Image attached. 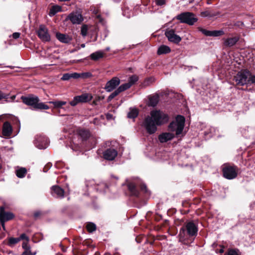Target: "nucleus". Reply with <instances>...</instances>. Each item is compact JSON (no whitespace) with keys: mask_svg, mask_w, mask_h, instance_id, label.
<instances>
[{"mask_svg":"<svg viewBox=\"0 0 255 255\" xmlns=\"http://www.w3.org/2000/svg\"><path fill=\"white\" fill-rule=\"evenodd\" d=\"M150 116L145 119L142 126L148 133L152 134L157 130V126H160L168 121V117L160 111H152L150 112Z\"/></svg>","mask_w":255,"mask_h":255,"instance_id":"obj_1","label":"nucleus"},{"mask_svg":"<svg viewBox=\"0 0 255 255\" xmlns=\"http://www.w3.org/2000/svg\"><path fill=\"white\" fill-rule=\"evenodd\" d=\"M197 226L193 222H188L180 230L179 241L184 242L189 237H195L197 235Z\"/></svg>","mask_w":255,"mask_h":255,"instance_id":"obj_2","label":"nucleus"},{"mask_svg":"<svg viewBox=\"0 0 255 255\" xmlns=\"http://www.w3.org/2000/svg\"><path fill=\"white\" fill-rule=\"evenodd\" d=\"M21 99L24 104L31 107L34 110H47L49 108L48 106L40 102L39 98L34 95L22 96Z\"/></svg>","mask_w":255,"mask_h":255,"instance_id":"obj_3","label":"nucleus"},{"mask_svg":"<svg viewBox=\"0 0 255 255\" xmlns=\"http://www.w3.org/2000/svg\"><path fill=\"white\" fill-rule=\"evenodd\" d=\"M185 119L183 116L179 115L174 121L171 122L168 128L171 131H175L176 136H179L183 131L184 128Z\"/></svg>","mask_w":255,"mask_h":255,"instance_id":"obj_4","label":"nucleus"},{"mask_svg":"<svg viewBox=\"0 0 255 255\" xmlns=\"http://www.w3.org/2000/svg\"><path fill=\"white\" fill-rule=\"evenodd\" d=\"M176 18L181 23H184L189 25H193L197 21V18L195 14L190 12H185L178 14Z\"/></svg>","mask_w":255,"mask_h":255,"instance_id":"obj_5","label":"nucleus"},{"mask_svg":"<svg viewBox=\"0 0 255 255\" xmlns=\"http://www.w3.org/2000/svg\"><path fill=\"white\" fill-rule=\"evenodd\" d=\"M238 169L235 165L225 164L222 169L223 176L228 179H234L237 176Z\"/></svg>","mask_w":255,"mask_h":255,"instance_id":"obj_6","label":"nucleus"},{"mask_svg":"<svg viewBox=\"0 0 255 255\" xmlns=\"http://www.w3.org/2000/svg\"><path fill=\"white\" fill-rule=\"evenodd\" d=\"M250 75V72L248 70H244L239 72L234 76V80L236 84L240 86L247 85L249 76Z\"/></svg>","mask_w":255,"mask_h":255,"instance_id":"obj_7","label":"nucleus"},{"mask_svg":"<svg viewBox=\"0 0 255 255\" xmlns=\"http://www.w3.org/2000/svg\"><path fill=\"white\" fill-rule=\"evenodd\" d=\"M37 34L38 37L43 42H49L51 40V36L48 28L43 24L40 25L37 30Z\"/></svg>","mask_w":255,"mask_h":255,"instance_id":"obj_8","label":"nucleus"},{"mask_svg":"<svg viewBox=\"0 0 255 255\" xmlns=\"http://www.w3.org/2000/svg\"><path fill=\"white\" fill-rule=\"evenodd\" d=\"M93 96L90 94H83L81 95L76 96L73 100L70 102V104L72 106H75L80 103H86L91 101Z\"/></svg>","mask_w":255,"mask_h":255,"instance_id":"obj_9","label":"nucleus"},{"mask_svg":"<svg viewBox=\"0 0 255 255\" xmlns=\"http://www.w3.org/2000/svg\"><path fill=\"white\" fill-rule=\"evenodd\" d=\"M165 35L171 42L178 44L181 41V38L175 34L173 29H167L165 32Z\"/></svg>","mask_w":255,"mask_h":255,"instance_id":"obj_10","label":"nucleus"},{"mask_svg":"<svg viewBox=\"0 0 255 255\" xmlns=\"http://www.w3.org/2000/svg\"><path fill=\"white\" fill-rule=\"evenodd\" d=\"M240 36L235 35L234 36L229 37L227 38L223 39V46L225 47H232L235 46L239 41Z\"/></svg>","mask_w":255,"mask_h":255,"instance_id":"obj_11","label":"nucleus"},{"mask_svg":"<svg viewBox=\"0 0 255 255\" xmlns=\"http://www.w3.org/2000/svg\"><path fill=\"white\" fill-rule=\"evenodd\" d=\"M120 84V79L115 77L106 83L105 89L107 92H110L115 89Z\"/></svg>","mask_w":255,"mask_h":255,"instance_id":"obj_12","label":"nucleus"},{"mask_svg":"<svg viewBox=\"0 0 255 255\" xmlns=\"http://www.w3.org/2000/svg\"><path fill=\"white\" fill-rule=\"evenodd\" d=\"M14 217V214L10 212H5L4 207L1 206L0 207V221L6 222L12 219Z\"/></svg>","mask_w":255,"mask_h":255,"instance_id":"obj_13","label":"nucleus"},{"mask_svg":"<svg viewBox=\"0 0 255 255\" xmlns=\"http://www.w3.org/2000/svg\"><path fill=\"white\" fill-rule=\"evenodd\" d=\"M68 18L73 24H80L83 20L81 14L78 12H72L68 16Z\"/></svg>","mask_w":255,"mask_h":255,"instance_id":"obj_14","label":"nucleus"},{"mask_svg":"<svg viewBox=\"0 0 255 255\" xmlns=\"http://www.w3.org/2000/svg\"><path fill=\"white\" fill-rule=\"evenodd\" d=\"M118 155L117 151L113 148H109L103 153L104 158L108 160H113Z\"/></svg>","mask_w":255,"mask_h":255,"instance_id":"obj_15","label":"nucleus"},{"mask_svg":"<svg viewBox=\"0 0 255 255\" xmlns=\"http://www.w3.org/2000/svg\"><path fill=\"white\" fill-rule=\"evenodd\" d=\"M174 136V134L172 132H165L160 134L158 138L161 143H165L172 140Z\"/></svg>","mask_w":255,"mask_h":255,"instance_id":"obj_16","label":"nucleus"},{"mask_svg":"<svg viewBox=\"0 0 255 255\" xmlns=\"http://www.w3.org/2000/svg\"><path fill=\"white\" fill-rule=\"evenodd\" d=\"M51 194L53 196H55L57 198H63L64 191L59 186L54 185L51 187Z\"/></svg>","mask_w":255,"mask_h":255,"instance_id":"obj_17","label":"nucleus"},{"mask_svg":"<svg viewBox=\"0 0 255 255\" xmlns=\"http://www.w3.org/2000/svg\"><path fill=\"white\" fill-rule=\"evenodd\" d=\"M12 128L10 123L8 122L4 123L2 127V133L4 136H10L12 133Z\"/></svg>","mask_w":255,"mask_h":255,"instance_id":"obj_18","label":"nucleus"},{"mask_svg":"<svg viewBox=\"0 0 255 255\" xmlns=\"http://www.w3.org/2000/svg\"><path fill=\"white\" fill-rule=\"evenodd\" d=\"M56 37L60 42L65 43H69L72 39L68 35L59 32L56 33Z\"/></svg>","mask_w":255,"mask_h":255,"instance_id":"obj_19","label":"nucleus"},{"mask_svg":"<svg viewBox=\"0 0 255 255\" xmlns=\"http://www.w3.org/2000/svg\"><path fill=\"white\" fill-rule=\"evenodd\" d=\"M105 55V53L102 51H98L92 53L90 55V58L94 61L98 60L99 59L102 58Z\"/></svg>","mask_w":255,"mask_h":255,"instance_id":"obj_20","label":"nucleus"},{"mask_svg":"<svg viewBox=\"0 0 255 255\" xmlns=\"http://www.w3.org/2000/svg\"><path fill=\"white\" fill-rule=\"evenodd\" d=\"M171 49L169 46L162 45L158 48L157 53L158 55H161L169 53Z\"/></svg>","mask_w":255,"mask_h":255,"instance_id":"obj_21","label":"nucleus"},{"mask_svg":"<svg viewBox=\"0 0 255 255\" xmlns=\"http://www.w3.org/2000/svg\"><path fill=\"white\" fill-rule=\"evenodd\" d=\"M79 135L83 140H86L90 136V133L89 130L86 129H79L78 131Z\"/></svg>","mask_w":255,"mask_h":255,"instance_id":"obj_22","label":"nucleus"},{"mask_svg":"<svg viewBox=\"0 0 255 255\" xmlns=\"http://www.w3.org/2000/svg\"><path fill=\"white\" fill-rule=\"evenodd\" d=\"M128 189L133 196H137L139 194L138 191L136 189V187L133 183H130L128 185Z\"/></svg>","mask_w":255,"mask_h":255,"instance_id":"obj_23","label":"nucleus"},{"mask_svg":"<svg viewBox=\"0 0 255 255\" xmlns=\"http://www.w3.org/2000/svg\"><path fill=\"white\" fill-rule=\"evenodd\" d=\"M158 102V97L156 95L151 96L149 98L148 105L152 107L155 106Z\"/></svg>","mask_w":255,"mask_h":255,"instance_id":"obj_24","label":"nucleus"},{"mask_svg":"<svg viewBox=\"0 0 255 255\" xmlns=\"http://www.w3.org/2000/svg\"><path fill=\"white\" fill-rule=\"evenodd\" d=\"M7 245L10 247H13L15 245L19 242V239L18 238H13L10 237L8 239Z\"/></svg>","mask_w":255,"mask_h":255,"instance_id":"obj_25","label":"nucleus"},{"mask_svg":"<svg viewBox=\"0 0 255 255\" xmlns=\"http://www.w3.org/2000/svg\"><path fill=\"white\" fill-rule=\"evenodd\" d=\"M50 103L53 104L54 107L57 109L61 108L63 106L65 105L66 104V102L60 101H52L50 102Z\"/></svg>","mask_w":255,"mask_h":255,"instance_id":"obj_26","label":"nucleus"},{"mask_svg":"<svg viewBox=\"0 0 255 255\" xmlns=\"http://www.w3.org/2000/svg\"><path fill=\"white\" fill-rule=\"evenodd\" d=\"M27 170L25 168H20L16 171V176L19 178H23L25 176Z\"/></svg>","mask_w":255,"mask_h":255,"instance_id":"obj_27","label":"nucleus"},{"mask_svg":"<svg viewBox=\"0 0 255 255\" xmlns=\"http://www.w3.org/2000/svg\"><path fill=\"white\" fill-rule=\"evenodd\" d=\"M138 110L136 109H132L130 110L128 114V117L130 119H134L138 115Z\"/></svg>","mask_w":255,"mask_h":255,"instance_id":"obj_28","label":"nucleus"},{"mask_svg":"<svg viewBox=\"0 0 255 255\" xmlns=\"http://www.w3.org/2000/svg\"><path fill=\"white\" fill-rule=\"evenodd\" d=\"M87 231L89 233H92L96 230V225L93 223H89L86 226Z\"/></svg>","mask_w":255,"mask_h":255,"instance_id":"obj_29","label":"nucleus"},{"mask_svg":"<svg viewBox=\"0 0 255 255\" xmlns=\"http://www.w3.org/2000/svg\"><path fill=\"white\" fill-rule=\"evenodd\" d=\"M61 7L58 5H55L52 6V8L50 9L49 15H54L58 11L61 10Z\"/></svg>","mask_w":255,"mask_h":255,"instance_id":"obj_30","label":"nucleus"},{"mask_svg":"<svg viewBox=\"0 0 255 255\" xmlns=\"http://www.w3.org/2000/svg\"><path fill=\"white\" fill-rule=\"evenodd\" d=\"M131 87V84L128 83H125L121 85L118 89L119 91L121 93L125 90L128 89Z\"/></svg>","mask_w":255,"mask_h":255,"instance_id":"obj_31","label":"nucleus"},{"mask_svg":"<svg viewBox=\"0 0 255 255\" xmlns=\"http://www.w3.org/2000/svg\"><path fill=\"white\" fill-rule=\"evenodd\" d=\"M9 94L4 93L2 91L0 90V101L4 100L6 102H9L8 100Z\"/></svg>","mask_w":255,"mask_h":255,"instance_id":"obj_32","label":"nucleus"},{"mask_svg":"<svg viewBox=\"0 0 255 255\" xmlns=\"http://www.w3.org/2000/svg\"><path fill=\"white\" fill-rule=\"evenodd\" d=\"M138 80V77L136 75H132L129 78L128 83L131 84V86L135 84Z\"/></svg>","mask_w":255,"mask_h":255,"instance_id":"obj_33","label":"nucleus"},{"mask_svg":"<svg viewBox=\"0 0 255 255\" xmlns=\"http://www.w3.org/2000/svg\"><path fill=\"white\" fill-rule=\"evenodd\" d=\"M121 92L119 91L118 89L116 90L114 92H113L108 98L107 101L108 102H110L113 98L118 96Z\"/></svg>","mask_w":255,"mask_h":255,"instance_id":"obj_34","label":"nucleus"},{"mask_svg":"<svg viewBox=\"0 0 255 255\" xmlns=\"http://www.w3.org/2000/svg\"><path fill=\"white\" fill-rule=\"evenodd\" d=\"M92 76V74L91 72H84L80 73V78L82 79H87L90 78Z\"/></svg>","mask_w":255,"mask_h":255,"instance_id":"obj_35","label":"nucleus"},{"mask_svg":"<svg viewBox=\"0 0 255 255\" xmlns=\"http://www.w3.org/2000/svg\"><path fill=\"white\" fill-rule=\"evenodd\" d=\"M31 248L29 249H27L24 250V251L22 253V255H35L36 254V252H31Z\"/></svg>","mask_w":255,"mask_h":255,"instance_id":"obj_36","label":"nucleus"},{"mask_svg":"<svg viewBox=\"0 0 255 255\" xmlns=\"http://www.w3.org/2000/svg\"><path fill=\"white\" fill-rule=\"evenodd\" d=\"M224 34V32L222 30H214L212 31L211 36H219Z\"/></svg>","mask_w":255,"mask_h":255,"instance_id":"obj_37","label":"nucleus"},{"mask_svg":"<svg viewBox=\"0 0 255 255\" xmlns=\"http://www.w3.org/2000/svg\"><path fill=\"white\" fill-rule=\"evenodd\" d=\"M87 31H88L87 26L86 25H83L82 26L81 29V34L83 36H85L87 34Z\"/></svg>","mask_w":255,"mask_h":255,"instance_id":"obj_38","label":"nucleus"},{"mask_svg":"<svg viewBox=\"0 0 255 255\" xmlns=\"http://www.w3.org/2000/svg\"><path fill=\"white\" fill-rule=\"evenodd\" d=\"M248 81L247 85L248 84H255V76L253 75L250 73V75L249 76Z\"/></svg>","mask_w":255,"mask_h":255,"instance_id":"obj_39","label":"nucleus"},{"mask_svg":"<svg viewBox=\"0 0 255 255\" xmlns=\"http://www.w3.org/2000/svg\"><path fill=\"white\" fill-rule=\"evenodd\" d=\"M71 78H72L71 73H65L63 74V76L61 78V80L63 81H66L69 80Z\"/></svg>","mask_w":255,"mask_h":255,"instance_id":"obj_40","label":"nucleus"},{"mask_svg":"<svg viewBox=\"0 0 255 255\" xmlns=\"http://www.w3.org/2000/svg\"><path fill=\"white\" fill-rule=\"evenodd\" d=\"M18 239H19V242L21 240H25L26 242H28L29 239L28 236L26 235L25 234H22L19 237H18Z\"/></svg>","mask_w":255,"mask_h":255,"instance_id":"obj_41","label":"nucleus"},{"mask_svg":"<svg viewBox=\"0 0 255 255\" xmlns=\"http://www.w3.org/2000/svg\"><path fill=\"white\" fill-rule=\"evenodd\" d=\"M154 79L152 77H150L144 81V84L145 86L148 85L150 83H152L154 81Z\"/></svg>","mask_w":255,"mask_h":255,"instance_id":"obj_42","label":"nucleus"},{"mask_svg":"<svg viewBox=\"0 0 255 255\" xmlns=\"http://www.w3.org/2000/svg\"><path fill=\"white\" fill-rule=\"evenodd\" d=\"M202 33L205 35L206 36H212V31L207 30L205 29H203L202 30Z\"/></svg>","mask_w":255,"mask_h":255,"instance_id":"obj_43","label":"nucleus"},{"mask_svg":"<svg viewBox=\"0 0 255 255\" xmlns=\"http://www.w3.org/2000/svg\"><path fill=\"white\" fill-rule=\"evenodd\" d=\"M28 242H23L22 244V247L24 250L29 249L30 248V246L28 244Z\"/></svg>","mask_w":255,"mask_h":255,"instance_id":"obj_44","label":"nucleus"},{"mask_svg":"<svg viewBox=\"0 0 255 255\" xmlns=\"http://www.w3.org/2000/svg\"><path fill=\"white\" fill-rule=\"evenodd\" d=\"M228 255H240L237 251L235 250H230L228 252Z\"/></svg>","mask_w":255,"mask_h":255,"instance_id":"obj_45","label":"nucleus"},{"mask_svg":"<svg viewBox=\"0 0 255 255\" xmlns=\"http://www.w3.org/2000/svg\"><path fill=\"white\" fill-rule=\"evenodd\" d=\"M71 78L74 79H78L80 78V73H71Z\"/></svg>","mask_w":255,"mask_h":255,"instance_id":"obj_46","label":"nucleus"},{"mask_svg":"<svg viewBox=\"0 0 255 255\" xmlns=\"http://www.w3.org/2000/svg\"><path fill=\"white\" fill-rule=\"evenodd\" d=\"M156 3L158 5H162L165 3V0H156Z\"/></svg>","mask_w":255,"mask_h":255,"instance_id":"obj_47","label":"nucleus"},{"mask_svg":"<svg viewBox=\"0 0 255 255\" xmlns=\"http://www.w3.org/2000/svg\"><path fill=\"white\" fill-rule=\"evenodd\" d=\"M20 35V33L19 32H14L12 34V37L14 39H17L19 37Z\"/></svg>","mask_w":255,"mask_h":255,"instance_id":"obj_48","label":"nucleus"},{"mask_svg":"<svg viewBox=\"0 0 255 255\" xmlns=\"http://www.w3.org/2000/svg\"><path fill=\"white\" fill-rule=\"evenodd\" d=\"M106 116L107 119L108 120H111L114 119L113 115L111 114L108 113L106 114Z\"/></svg>","mask_w":255,"mask_h":255,"instance_id":"obj_49","label":"nucleus"},{"mask_svg":"<svg viewBox=\"0 0 255 255\" xmlns=\"http://www.w3.org/2000/svg\"><path fill=\"white\" fill-rule=\"evenodd\" d=\"M41 213L39 211H36L34 213V217L35 219H37L38 218L40 215Z\"/></svg>","mask_w":255,"mask_h":255,"instance_id":"obj_50","label":"nucleus"},{"mask_svg":"<svg viewBox=\"0 0 255 255\" xmlns=\"http://www.w3.org/2000/svg\"><path fill=\"white\" fill-rule=\"evenodd\" d=\"M15 98H16L15 95H13L10 97H9V98H8V100L9 101V102L13 101L15 100Z\"/></svg>","mask_w":255,"mask_h":255,"instance_id":"obj_51","label":"nucleus"},{"mask_svg":"<svg viewBox=\"0 0 255 255\" xmlns=\"http://www.w3.org/2000/svg\"><path fill=\"white\" fill-rule=\"evenodd\" d=\"M141 190L146 191V186L145 185H141L140 187Z\"/></svg>","mask_w":255,"mask_h":255,"instance_id":"obj_52","label":"nucleus"},{"mask_svg":"<svg viewBox=\"0 0 255 255\" xmlns=\"http://www.w3.org/2000/svg\"><path fill=\"white\" fill-rule=\"evenodd\" d=\"M5 222H2V221H0V224H1V226L2 227V228L4 230H5V225H4V223Z\"/></svg>","mask_w":255,"mask_h":255,"instance_id":"obj_53","label":"nucleus"},{"mask_svg":"<svg viewBox=\"0 0 255 255\" xmlns=\"http://www.w3.org/2000/svg\"><path fill=\"white\" fill-rule=\"evenodd\" d=\"M106 51H108L110 50V47H107L106 48V50H105Z\"/></svg>","mask_w":255,"mask_h":255,"instance_id":"obj_54","label":"nucleus"},{"mask_svg":"<svg viewBox=\"0 0 255 255\" xmlns=\"http://www.w3.org/2000/svg\"><path fill=\"white\" fill-rule=\"evenodd\" d=\"M81 46V47H83V48H84V47H85V44H82Z\"/></svg>","mask_w":255,"mask_h":255,"instance_id":"obj_55","label":"nucleus"},{"mask_svg":"<svg viewBox=\"0 0 255 255\" xmlns=\"http://www.w3.org/2000/svg\"><path fill=\"white\" fill-rule=\"evenodd\" d=\"M220 253H223L224 252V250L223 249L221 250L220 251Z\"/></svg>","mask_w":255,"mask_h":255,"instance_id":"obj_56","label":"nucleus"},{"mask_svg":"<svg viewBox=\"0 0 255 255\" xmlns=\"http://www.w3.org/2000/svg\"><path fill=\"white\" fill-rule=\"evenodd\" d=\"M39 148H45V147H39Z\"/></svg>","mask_w":255,"mask_h":255,"instance_id":"obj_57","label":"nucleus"},{"mask_svg":"<svg viewBox=\"0 0 255 255\" xmlns=\"http://www.w3.org/2000/svg\"><path fill=\"white\" fill-rule=\"evenodd\" d=\"M96 255H99V253H96Z\"/></svg>","mask_w":255,"mask_h":255,"instance_id":"obj_58","label":"nucleus"},{"mask_svg":"<svg viewBox=\"0 0 255 255\" xmlns=\"http://www.w3.org/2000/svg\"><path fill=\"white\" fill-rule=\"evenodd\" d=\"M1 169V165H0V169Z\"/></svg>","mask_w":255,"mask_h":255,"instance_id":"obj_59","label":"nucleus"}]
</instances>
